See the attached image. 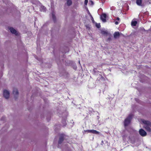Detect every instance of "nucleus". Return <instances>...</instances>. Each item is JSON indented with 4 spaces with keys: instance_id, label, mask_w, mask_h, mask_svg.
Segmentation results:
<instances>
[{
    "instance_id": "nucleus-17",
    "label": "nucleus",
    "mask_w": 151,
    "mask_h": 151,
    "mask_svg": "<svg viewBox=\"0 0 151 151\" xmlns=\"http://www.w3.org/2000/svg\"><path fill=\"white\" fill-rule=\"evenodd\" d=\"M96 26L98 28H99L101 27L100 24V23H96Z\"/></svg>"
},
{
    "instance_id": "nucleus-4",
    "label": "nucleus",
    "mask_w": 151,
    "mask_h": 151,
    "mask_svg": "<svg viewBox=\"0 0 151 151\" xmlns=\"http://www.w3.org/2000/svg\"><path fill=\"white\" fill-rule=\"evenodd\" d=\"M123 36L124 35L123 34L119 32H116L114 34V38H118Z\"/></svg>"
},
{
    "instance_id": "nucleus-20",
    "label": "nucleus",
    "mask_w": 151,
    "mask_h": 151,
    "mask_svg": "<svg viewBox=\"0 0 151 151\" xmlns=\"http://www.w3.org/2000/svg\"><path fill=\"white\" fill-rule=\"evenodd\" d=\"M88 2V1L85 0V4L86 5H87Z\"/></svg>"
},
{
    "instance_id": "nucleus-23",
    "label": "nucleus",
    "mask_w": 151,
    "mask_h": 151,
    "mask_svg": "<svg viewBox=\"0 0 151 151\" xmlns=\"http://www.w3.org/2000/svg\"><path fill=\"white\" fill-rule=\"evenodd\" d=\"M93 129L92 130H89V133H93Z\"/></svg>"
},
{
    "instance_id": "nucleus-1",
    "label": "nucleus",
    "mask_w": 151,
    "mask_h": 151,
    "mask_svg": "<svg viewBox=\"0 0 151 151\" xmlns=\"http://www.w3.org/2000/svg\"><path fill=\"white\" fill-rule=\"evenodd\" d=\"M132 115L130 114L125 120L124 122V124L125 127H127L130 123Z\"/></svg>"
},
{
    "instance_id": "nucleus-8",
    "label": "nucleus",
    "mask_w": 151,
    "mask_h": 151,
    "mask_svg": "<svg viewBox=\"0 0 151 151\" xmlns=\"http://www.w3.org/2000/svg\"><path fill=\"white\" fill-rule=\"evenodd\" d=\"M106 15L105 13L102 14L101 16L100 19L101 20L104 22H106Z\"/></svg>"
},
{
    "instance_id": "nucleus-2",
    "label": "nucleus",
    "mask_w": 151,
    "mask_h": 151,
    "mask_svg": "<svg viewBox=\"0 0 151 151\" xmlns=\"http://www.w3.org/2000/svg\"><path fill=\"white\" fill-rule=\"evenodd\" d=\"M8 29L12 34H14L16 35H19V32L12 27H9Z\"/></svg>"
},
{
    "instance_id": "nucleus-6",
    "label": "nucleus",
    "mask_w": 151,
    "mask_h": 151,
    "mask_svg": "<svg viewBox=\"0 0 151 151\" xmlns=\"http://www.w3.org/2000/svg\"><path fill=\"white\" fill-rule=\"evenodd\" d=\"M65 135L63 134H61L59 138L58 141V144H61L63 142L64 139V137Z\"/></svg>"
},
{
    "instance_id": "nucleus-12",
    "label": "nucleus",
    "mask_w": 151,
    "mask_h": 151,
    "mask_svg": "<svg viewBox=\"0 0 151 151\" xmlns=\"http://www.w3.org/2000/svg\"><path fill=\"white\" fill-rule=\"evenodd\" d=\"M142 122L144 124L147 125H149L150 124V122L148 121L143 120Z\"/></svg>"
},
{
    "instance_id": "nucleus-24",
    "label": "nucleus",
    "mask_w": 151,
    "mask_h": 151,
    "mask_svg": "<svg viewBox=\"0 0 151 151\" xmlns=\"http://www.w3.org/2000/svg\"><path fill=\"white\" fill-rule=\"evenodd\" d=\"M116 20L118 21H119L120 20V19L119 17H117L116 19Z\"/></svg>"
},
{
    "instance_id": "nucleus-16",
    "label": "nucleus",
    "mask_w": 151,
    "mask_h": 151,
    "mask_svg": "<svg viewBox=\"0 0 151 151\" xmlns=\"http://www.w3.org/2000/svg\"><path fill=\"white\" fill-rule=\"evenodd\" d=\"M127 134H125L122 136V139L123 140L125 141L126 140V138L127 137Z\"/></svg>"
},
{
    "instance_id": "nucleus-15",
    "label": "nucleus",
    "mask_w": 151,
    "mask_h": 151,
    "mask_svg": "<svg viewBox=\"0 0 151 151\" xmlns=\"http://www.w3.org/2000/svg\"><path fill=\"white\" fill-rule=\"evenodd\" d=\"M52 18L54 22L56 20V17L54 14V13H52Z\"/></svg>"
},
{
    "instance_id": "nucleus-19",
    "label": "nucleus",
    "mask_w": 151,
    "mask_h": 151,
    "mask_svg": "<svg viewBox=\"0 0 151 151\" xmlns=\"http://www.w3.org/2000/svg\"><path fill=\"white\" fill-rule=\"evenodd\" d=\"M90 16L91 17V19L92 21L93 22H94V19H93V17H92V16L91 15V14H90Z\"/></svg>"
},
{
    "instance_id": "nucleus-18",
    "label": "nucleus",
    "mask_w": 151,
    "mask_h": 151,
    "mask_svg": "<svg viewBox=\"0 0 151 151\" xmlns=\"http://www.w3.org/2000/svg\"><path fill=\"white\" fill-rule=\"evenodd\" d=\"M146 128L147 129V130L149 131H151V129L148 126H147V127Z\"/></svg>"
},
{
    "instance_id": "nucleus-14",
    "label": "nucleus",
    "mask_w": 151,
    "mask_h": 151,
    "mask_svg": "<svg viewBox=\"0 0 151 151\" xmlns=\"http://www.w3.org/2000/svg\"><path fill=\"white\" fill-rule=\"evenodd\" d=\"M99 132L97 131L96 130H93V134H99Z\"/></svg>"
},
{
    "instance_id": "nucleus-7",
    "label": "nucleus",
    "mask_w": 151,
    "mask_h": 151,
    "mask_svg": "<svg viewBox=\"0 0 151 151\" xmlns=\"http://www.w3.org/2000/svg\"><path fill=\"white\" fill-rule=\"evenodd\" d=\"M139 133L140 135L142 137H144L147 135L146 132L142 129H139Z\"/></svg>"
},
{
    "instance_id": "nucleus-3",
    "label": "nucleus",
    "mask_w": 151,
    "mask_h": 151,
    "mask_svg": "<svg viewBox=\"0 0 151 151\" xmlns=\"http://www.w3.org/2000/svg\"><path fill=\"white\" fill-rule=\"evenodd\" d=\"M100 33L102 35L105 36L110 35V33L107 30L105 29L101 30Z\"/></svg>"
},
{
    "instance_id": "nucleus-21",
    "label": "nucleus",
    "mask_w": 151,
    "mask_h": 151,
    "mask_svg": "<svg viewBox=\"0 0 151 151\" xmlns=\"http://www.w3.org/2000/svg\"><path fill=\"white\" fill-rule=\"evenodd\" d=\"M84 132L87 133H89V130H84Z\"/></svg>"
},
{
    "instance_id": "nucleus-25",
    "label": "nucleus",
    "mask_w": 151,
    "mask_h": 151,
    "mask_svg": "<svg viewBox=\"0 0 151 151\" xmlns=\"http://www.w3.org/2000/svg\"><path fill=\"white\" fill-rule=\"evenodd\" d=\"M101 78L103 79H104V77L102 76L101 75Z\"/></svg>"
},
{
    "instance_id": "nucleus-10",
    "label": "nucleus",
    "mask_w": 151,
    "mask_h": 151,
    "mask_svg": "<svg viewBox=\"0 0 151 151\" xmlns=\"http://www.w3.org/2000/svg\"><path fill=\"white\" fill-rule=\"evenodd\" d=\"M137 23V22L136 21H132L131 23V24L132 26H136Z\"/></svg>"
},
{
    "instance_id": "nucleus-13",
    "label": "nucleus",
    "mask_w": 151,
    "mask_h": 151,
    "mask_svg": "<svg viewBox=\"0 0 151 151\" xmlns=\"http://www.w3.org/2000/svg\"><path fill=\"white\" fill-rule=\"evenodd\" d=\"M72 4V2L71 0H67V4L68 6Z\"/></svg>"
},
{
    "instance_id": "nucleus-26",
    "label": "nucleus",
    "mask_w": 151,
    "mask_h": 151,
    "mask_svg": "<svg viewBox=\"0 0 151 151\" xmlns=\"http://www.w3.org/2000/svg\"><path fill=\"white\" fill-rule=\"evenodd\" d=\"M108 40H110V39H111V38H108Z\"/></svg>"
},
{
    "instance_id": "nucleus-9",
    "label": "nucleus",
    "mask_w": 151,
    "mask_h": 151,
    "mask_svg": "<svg viewBox=\"0 0 151 151\" xmlns=\"http://www.w3.org/2000/svg\"><path fill=\"white\" fill-rule=\"evenodd\" d=\"M13 93L14 95H18L19 92L17 88H14L13 91Z\"/></svg>"
},
{
    "instance_id": "nucleus-5",
    "label": "nucleus",
    "mask_w": 151,
    "mask_h": 151,
    "mask_svg": "<svg viewBox=\"0 0 151 151\" xmlns=\"http://www.w3.org/2000/svg\"><path fill=\"white\" fill-rule=\"evenodd\" d=\"M3 96L6 99H8L9 96V93L6 90H4L3 91Z\"/></svg>"
},
{
    "instance_id": "nucleus-22",
    "label": "nucleus",
    "mask_w": 151,
    "mask_h": 151,
    "mask_svg": "<svg viewBox=\"0 0 151 151\" xmlns=\"http://www.w3.org/2000/svg\"><path fill=\"white\" fill-rule=\"evenodd\" d=\"M119 23L117 21H115V24L116 25L118 24Z\"/></svg>"
},
{
    "instance_id": "nucleus-11",
    "label": "nucleus",
    "mask_w": 151,
    "mask_h": 151,
    "mask_svg": "<svg viewBox=\"0 0 151 151\" xmlns=\"http://www.w3.org/2000/svg\"><path fill=\"white\" fill-rule=\"evenodd\" d=\"M142 1V0H136V3L138 5L141 6Z\"/></svg>"
}]
</instances>
